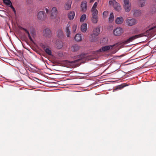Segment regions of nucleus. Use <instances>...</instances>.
Masks as SVG:
<instances>
[{
  "label": "nucleus",
  "mask_w": 156,
  "mask_h": 156,
  "mask_svg": "<svg viewBox=\"0 0 156 156\" xmlns=\"http://www.w3.org/2000/svg\"><path fill=\"white\" fill-rule=\"evenodd\" d=\"M144 33H141L137 35H136L130 37L129 38L126 40H123L117 43L112 45L105 46L102 47L99 50L100 51H107L111 49H112L116 45H124L127 44L131 42L133 40L137 38L146 36Z\"/></svg>",
  "instance_id": "obj_1"
},
{
  "label": "nucleus",
  "mask_w": 156,
  "mask_h": 156,
  "mask_svg": "<svg viewBox=\"0 0 156 156\" xmlns=\"http://www.w3.org/2000/svg\"><path fill=\"white\" fill-rule=\"evenodd\" d=\"M76 59V60L71 61L70 63L72 64H76L80 65V63L82 62V59L85 58L84 55H80L74 57Z\"/></svg>",
  "instance_id": "obj_2"
},
{
  "label": "nucleus",
  "mask_w": 156,
  "mask_h": 156,
  "mask_svg": "<svg viewBox=\"0 0 156 156\" xmlns=\"http://www.w3.org/2000/svg\"><path fill=\"white\" fill-rule=\"evenodd\" d=\"M58 14V10L56 7H53L51 11L50 18L52 19H55Z\"/></svg>",
  "instance_id": "obj_3"
},
{
  "label": "nucleus",
  "mask_w": 156,
  "mask_h": 156,
  "mask_svg": "<svg viewBox=\"0 0 156 156\" xmlns=\"http://www.w3.org/2000/svg\"><path fill=\"white\" fill-rule=\"evenodd\" d=\"M37 17L39 20H43L46 18L47 15L44 11H40L37 13Z\"/></svg>",
  "instance_id": "obj_4"
},
{
  "label": "nucleus",
  "mask_w": 156,
  "mask_h": 156,
  "mask_svg": "<svg viewBox=\"0 0 156 156\" xmlns=\"http://www.w3.org/2000/svg\"><path fill=\"white\" fill-rule=\"evenodd\" d=\"M124 6L126 12H129L130 10V4L129 0H124Z\"/></svg>",
  "instance_id": "obj_5"
},
{
  "label": "nucleus",
  "mask_w": 156,
  "mask_h": 156,
  "mask_svg": "<svg viewBox=\"0 0 156 156\" xmlns=\"http://www.w3.org/2000/svg\"><path fill=\"white\" fill-rule=\"evenodd\" d=\"M92 12V17L91 19V21L92 23H96L98 21V17L97 14L98 11L96 10L95 12Z\"/></svg>",
  "instance_id": "obj_6"
},
{
  "label": "nucleus",
  "mask_w": 156,
  "mask_h": 156,
  "mask_svg": "<svg viewBox=\"0 0 156 156\" xmlns=\"http://www.w3.org/2000/svg\"><path fill=\"white\" fill-rule=\"evenodd\" d=\"M122 32V29L120 27H117L113 30V34L115 36H119Z\"/></svg>",
  "instance_id": "obj_7"
},
{
  "label": "nucleus",
  "mask_w": 156,
  "mask_h": 156,
  "mask_svg": "<svg viewBox=\"0 0 156 156\" xmlns=\"http://www.w3.org/2000/svg\"><path fill=\"white\" fill-rule=\"evenodd\" d=\"M71 27L70 25L68 24L66 25V27L64 29V31L66 34L67 37H70L71 34Z\"/></svg>",
  "instance_id": "obj_8"
},
{
  "label": "nucleus",
  "mask_w": 156,
  "mask_h": 156,
  "mask_svg": "<svg viewBox=\"0 0 156 156\" xmlns=\"http://www.w3.org/2000/svg\"><path fill=\"white\" fill-rule=\"evenodd\" d=\"M136 20L134 19H128L126 20V23L129 26H132L135 25L136 23Z\"/></svg>",
  "instance_id": "obj_9"
},
{
  "label": "nucleus",
  "mask_w": 156,
  "mask_h": 156,
  "mask_svg": "<svg viewBox=\"0 0 156 156\" xmlns=\"http://www.w3.org/2000/svg\"><path fill=\"white\" fill-rule=\"evenodd\" d=\"M43 33L44 36L46 37L49 38L51 35V32L48 28L45 29L43 31Z\"/></svg>",
  "instance_id": "obj_10"
},
{
  "label": "nucleus",
  "mask_w": 156,
  "mask_h": 156,
  "mask_svg": "<svg viewBox=\"0 0 156 156\" xmlns=\"http://www.w3.org/2000/svg\"><path fill=\"white\" fill-rule=\"evenodd\" d=\"M80 7L81 11L83 12H85L87 9V3L86 1H83L81 2Z\"/></svg>",
  "instance_id": "obj_11"
},
{
  "label": "nucleus",
  "mask_w": 156,
  "mask_h": 156,
  "mask_svg": "<svg viewBox=\"0 0 156 156\" xmlns=\"http://www.w3.org/2000/svg\"><path fill=\"white\" fill-rule=\"evenodd\" d=\"M57 37L60 38H62L64 37V34L62 30L61 29L58 30L56 32Z\"/></svg>",
  "instance_id": "obj_12"
},
{
  "label": "nucleus",
  "mask_w": 156,
  "mask_h": 156,
  "mask_svg": "<svg viewBox=\"0 0 156 156\" xmlns=\"http://www.w3.org/2000/svg\"><path fill=\"white\" fill-rule=\"evenodd\" d=\"M71 1L70 0H68L66 3L64 5L65 9L66 10H69L71 8Z\"/></svg>",
  "instance_id": "obj_13"
},
{
  "label": "nucleus",
  "mask_w": 156,
  "mask_h": 156,
  "mask_svg": "<svg viewBox=\"0 0 156 156\" xmlns=\"http://www.w3.org/2000/svg\"><path fill=\"white\" fill-rule=\"evenodd\" d=\"M114 3L113 6L115 9L118 11H119L121 10V8L119 3H117L116 1H114Z\"/></svg>",
  "instance_id": "obj_14"
},
{
  "label": "nucleus",
  "mask_w": 156,
  "mask_h": 156,
  "mask_svg": "<svg viewBox=\"0 0 156 156\" xmlns=\"http://www.w3.org/2000/svg\"><path fill=\"white\" fill-rule=\"evenodd\" d=\"M97 36H95L94 34H91L90 36L89 39L90 41L91 42H94L97 41L98 40Z\"/></svg>",
  "instance_id": "obj_15"
},
{
  "label": "nucleus",
  "mask_w": 156,
  "mask_h": 156,
  "mask_svg": "<svg viewBox=\"0 0 156 156\" xmlns=\"http://www.w3.org/2000/svg\"><path fill=\"white\" fill-rule=\"evenodd\" d=\"M56 47L58 48H61L63 46V44L62 41H57L56 43Z\"/></svg>",
  "instance_id": "obj_16"
},
{
  "label": "nucleus",
  "mask_w": 156,
  "mask_h": 156,
  "mask_svg": "<svg viewBox=\"0 0 156 156\" xmlns=\"http://www.w3.org/2000/svg\"><path fill=\"white\" fill-rule=\"evenodd\" d=\"M100 33V28L99 27H97L94 30L93 33L95 36H98Z\"/></svg>",
  "instance_id": "obj_17"
},
{
  "label": "nucleus",
  "mask_w": 156,
  "mask_h": 156,
  "mask_svg": "<svg viewBox=\"0 0 156 156\" xmlns=\"http://www.w3.org/2000/svg\"><path fill=\"white\" fill-rule=\"evenodd\" d=\"M75 15L74 12L71 11L68 14V17L70 20H72L74 18Z\"/></svg>",
  "instance_id": "obj_18"
},
{
  "label": "nucleus",
  "mask_w": 156,
  "mask_h": 156,
  "mask_svg": "<svg viewBox=\"0 0 156 156\" xmlns=\"http://www.w3.org/2000/svg\"><path fill=\"white\" fill-rule=\"evenodd\" d=\"M81 30L82 32H85L87 30V24L84 23L82 24L81 27Z\"/></svg>",
  "instance_id": "obj_19"
},
{
  "label": "nucleus",
  "mask_w": 156,
  "mask_h": 156,
  "mask_svg": "<svg viewBox=\"0 0 156 156\" xmlns=\"http://www.w3.org/2000/svg\"><path fill=\"white\" fill-rule=\"evenodd\" d=\"M123 22V18L121 16L117 17L115 20L116 23L118 24L122 23Z\"/></svg>",
  "instance_id": "obj_20"
},
{
  "label": "nucleus",
  "mask_w": 156,
  "mask_h": 156,
  "mask_svg": "<svg viewBox=\"0 0 156 156\" xmlns=\"http://www.w3.org/2000/svg\"><path fill=\"white\" fill-rule=\"evenodd\" d=\"M74 39L75 41H81L82 39V37L81 34H76L75 37Z\"/></svg>",
  "instance_id": "obj_21"
},
{
  "label": "nucleus",
  "mask_w": 156,
  "mask_h": 156,
  "mask_svg": "<svg viewBox=\"0 0 156 156\" xmlns=\"http://www.w3.org/2000/svg\"><path fill=\"white\" fill-rule=\"evenodd\" d=\"M80 49V47L77 44L73 45L71 47V49L73 51H76Z\"/></svg>",
  "instance_id": "obj_22"
},
{
  "label": "nucleus",
  "mask_w": 156,
  "mask_h": 156,
  "mask_svg": "<svg viewBox=\"0 0 156 156\" xmlns=\"http://www.w3.org/2000/svg\"><path fill=\"white\" fill-rule=\"evenodd\" d=\"M114 19V16L113 12H111L109 17L108 18V20L109 22H112Z\"/></svg>",
  "instance_id": "obj_23"
},
{
  "label": "nucleus",
  "mask_w": 156,
  "mask_h": 156,
  "mask_svg": "<svg viewBox=\"0 0 156 156\" xmlns=\"http://www.w3.org/2000/svg\"><path fill=\"white\" fill-rule=\"evenodd\" d=\"M138 4L140 6L142 7L144 6L145 3V0H138Z\"/></svg>",
  "instance_id": "obj_24"
},
{
  "label": "nucleus",
  "mask_w": 156,
  "mask_h": 156,
  "mask_svg": "<svg viewBox=\"0 0 156 156\" xmlns=\"http://www.w3.org/2000/svg\"><path fill=\"white\" fill-rule=\"evenodd\" d=\"M141 13V11L139 10H136L134 11V15L136 16H140Z\"/></svg>",
  "instance_id": "obj_25"
},
{
  "label": "nucleus",
  "mask_w": 156,
  "mask_h": 156,
  "mask_svg": "<svg viewBox=\"0 0 156 156\" xmlns=\"http://www.w3.org/2000/svg\"><path fill=\"white\" fill-rule=\"evenodd\" d=\"M98 5V3L97 2H95L94 5L93 6V7L91 9V11L92 12H95L96 10L98 11L97 9H96V7H97Z\"/></svg>",
  "instance_id": "obj_26"
},
{
  "label": "nucleus",
  "mask_w": 156,
  "mask_h": 156,
  "mask_svg": "<svg viewBox=\"0 0 156 156\" xmlns=\"http://www.w3.org/2000/svg\"><path fill=\"white\" fill-rule=\"evenodd\" d=\"M139 33V30L137 28H134L132 30V34H137Z\"/></svg>",
  "instance_id": "obj_27"
},
{
  "label": "nucleus",
  "mask_w": 156,
  "mask_h": 156,
  "mask_svg": "<svg viewBox=\"0 0 156 156\" xmlns=\"http://www.w3.org/2000/svg\"><path fill=\"white\" fill-rule=\"evenodd\" d=\"M45 52L48 55H52V51L51 50L48 48H46L44 50Z\"/></svg>",
  "instance_id": "obj_28"
},
{
  "label": "nucleus",
  "mask_w": 156,
  "mask_h": 156,
  "mask_svg": "<svg viewBox=\"0 0 156 156\" xmlns=\"http://www.w3.org/2000/svg\"><path fill=\"white\" fill-rule=\"evenodd\" d=\"M86 15L85 14H83L81 17L80 21L81 22H83L85 20L86 18Z\"/></svg>",
  "instance_id": "obj_29"
},
{
  "label": "nucleus",
  "mask_w": 156,
  "mask_h": 156,
  "mask_svg": "<svg viewBox=\"0 0 156 156\" xmlns=\"http://www.w3.org/2000/svg\"><path fill=\"white\" fill-rule=\"evenodd\" d=\"M40 46L44 50L46 48V47H48V46L45 43H41L40 44Z\"/></svg>",
  "instance_id": "obj_30"
},
{
  "label": "nucleus",
  "mask_w": 156,
  "mask_h": 156,
  "mask_svg": "<svg viewBox=\"0 0 156 156\" xmlns=\"http://www.w3.org/2000/svg\"><path fill=\"white\" fill-rule=\"evenodd\" d=\"M5 4L7 5H9L12 4L11 1L10 0H3Z\"/></svg>",
  "instance_id": "obj_31"
},
{
  "label": "nucleus",
  "mask_w": 156,
  "mask_h": 156,
  "mask_svg": "<svg viewBox=\"0 0 156 156\" xmlns=\"http://www.w3.org/2000/svg\"><path fill=\"white\" fill-rule=\"evenodd\" d=\"M77 28V25L74 24L73 26L72 29L74 33H75L76 32V30Z\"/></svg>",
  "instance_id": "obj_32"
},
{
  "label": "nucleus",
  "mask_w": 156,
  "mask_h": 156,
  "mask_svg": "<svg viewBox=\"0 0 156 156\" xmlns=\"http://www.w3.org/2000/svg\"><path fill=\"white\" fill-rule=\"evenodd\" d=\"M108 11H105L104 12H103V15L105 16H106L108 15Z\"/></svg>",
  "instance_id": "obj_33"
},
{
  "label": "nucleus",
  "mask_w": 156,
  "mask_h": 156,
  "mask_svg": "<svg viewBox=\"0 0 156 156\" xmlns=\"http://www.w3.org/2000/svg\"><path fill=\"white\" fill-rule=\"evenodd\" d=\"M10 7H11V8L13 10V11L14 12L15 14L16 13V10L14 8V7H13L12 5V4L11 5H10Z\"/></svg>",
  "instance_id": "obj_34"
},
{
  "label": "nucleus",
  "mask_w": 156,
  "mask_h": 156,
  "mask_svg": "<svg viewBox=\"0 0 156 156\" xmlns=\"http://www.w3.org/2000/svg\"><path fill=\"white\" fill-rule=\"evenodd\" d=\"M114 1H115V0H114L113 1H111V0L109 1V4L110 5H113L114 3H115Z\"/></svg>",
  "instance_id": "obj_35"
},
{
  "label": "nucleus",
  "mask_w": 156,
  "mask_h": 156,
  "mask_svg": "<svg viewBox=\"0 0 156 156\" xmlns=\"http://www.w3.org/2000/svg\"><path fill=\"white\" fill-rule=\"evenodd\" d=\"M152 9L154 12H155L156 11V5H154L153 6V8H152Z\"/></svg>",
  "instance_id": "obj_36"
},
{
  "label": "nucleus",
  "mask_w": 156,
  "mask_h": 156,
  "mask_svg": "<svg viewBox=\"0 0 156 156\" xmlns=\"http://www.w3.org/2000/svg\"><path fill=\"white\" fill-rule=\"evenodd\" d=\"M52 1H55L56 2L57 4H59L60 2V0H51Z\"/></svg>",
  "instance_id": "obj_37"
},
{
  "label": "nucleus",
  "mask_w": 156,
  "mask_h": 156,
  "mask_svg": "<svg viewBox=\"0 0 156 156\" xmlns=\"http://www.w3.org/2000/svg\"><path fill=\"white\" fill-rule=\"evenodd\" d=\"M58 55L59 56L61 57H62L63 55V53L61 52L59 53Z\"/></svg>",
  "instance_id": "obj_38"
},
{
  "label": "nucleus",
  "mask_w": 156,
  "mask_h": 156,
  "mask_svg": "<svg viewBox=\"0 0 156 156\" xmlns=\"http://www.w3.org/2000/svg\"><path fill=\"white\" fill-rule=\"evenodd\" d=\"M28 37L29 38V39H30V41L32 42L33 41V40L32 39V38H31V36H30V35H29V36H28Z\"/></svg>",
  "instance_id": "obj_39"
},
{
  "label": "nucleus",
  "mask_w": 156,
  "mask_h": 156,
  "mask_svg": "<svg viewBox=\"0 0 156 156\" xmlns=\"http://www.w3.org/2000/svg\"><path fill=\"white\" fill-rule=\"evenodd\" d=\"M28 37L29 38V39H30V41L32 42L33 41V40L32 39V38H31V36H30V35H29V36H28Z\"/></svg>",
  "instance_id": "obj_40"
},
{
  "label": "nucleus",
  "mask_w": 156,
  "mask_h": 156,
  "mask_svg": "<svg viewBox=\"0 0 156 156\" xmlns=\"http://www.w3.org/2000/svg\"><path fill=\"white\" fill-rule=\"evenodd\" d=\"M45 10L46 12V13H48L49 12V10L48 9V8H45Z\"/></svg>",
  "instance_id": "obj_41"
},
{
  "label": "nucleus",
  "mask_w": 156,
  "mask_h": 156,
  "mask_svg": "<svg viewBox=\"0 0 156 156\" xmlns=\"http://www.w3.org/2000/svg\"><path fill=\"white\" fill-rule=\"evenodd\" d=\"M155 28V26H154V27H151V28H150L149 29V30H153L154 28Z\"/></svg>",
  "instance_id": "obj_42"
},
{
  "label": "nucleus",
  "mask_w": 156,
  "mask_h": 156,
  "mask_svg": "<svg viewBox=\"0 0 156 156\" xmlns=\"http://www.w3.org/2000/svg\"><path fill=\"white\" fill-rule=\"evenodd\" d=\"M19 28H20V30H23V29L24 28L21 27L20 26H19Z\"/></svg>",
  "instance_id": "obj_43"
},
{
  "label": "nucleus",
  "mask_w": 156,
  "mask_h": 156,
  "mask_svg": "<svg viewBox=\"0 0 156 156\" xmlns=\"http://www.w3.org/2000/svg\"><path fill=\"white\" fill-rule=\"evenodd\" d=\"M23 30L25 32H26V31L27 30L25 28H24L23 29Z\"/></svg>",
  "instance_id": "obj_44"
},
{
  "label": "nucleus",
  "mask_w": 156,
  "mask_h": 156,
  "mask_svg": "<svg viewBox=\"0 0 156 156\" xmlns=\"http://www.w3.org/2000/svg\"><path fill=\"white\" fill-rule=\"evenodd\" d=\"M86 59H87L88 60H92V59H91V58L89 59V58H86Z\"/></svg>",
  "instance_id": "obj_45"
},
{
  "label": "nucleus",
  "mask_w": 156,
  "mask_h": 156,
  "mask_svg": "<svg viewBox=\"0 0 156 156\" xmlns=\"http://www.w3.org/2000/svg\"><path fill=\"white\" fill-rule=\"evenodd\" d=\"M27 34L28 36H29V35H30V34L29 32H28Z\"/></svg>",
  "instance_id": "obj_46"
},
{
  "label": "nucleus",
  "mask_w": 156,
  "mask_h": 156,
  "mask_svg": "<svg viewBox=\"0 0 156 156\" xmlns=\"http://www.w3.org/2000/svg\"><path fill=\"white\" fill-rule=\"evenodd\" d=\"M27 34L28 36H29V35H30V34L29 32H28Z\"/></svg>",
  "instance_id": "obj_47"
},
{
  "label": "nucleus",
  "mask_w": 156,
  "mask_h": 156,
  "mask_svg": "<svg viewBox=\"0 0 156 156\" xmlns=\"http://www.w3.org/2000/svg\"><path fill=\"white\" fill-rule=\"evenodd\" d=\"M27 33L28 32H29V31L28 30H27L26 32H25Z\"/></svg>",
  "instance_id": "obj_48"
},
{
  "label": "nucleus",
  "mask_w": 156,
  "mask_h": 156,
  "mask_svg": "<svg viewBox=\"0 0 156 156\" xmlns=\"http://www.w3.org/2000/svg\"><path fill=\"white\" fill-rule=\"evenodd\" d=\"M35 79H36L37 80H38V79L37 78H35Z\"/></svg>",
  "instance_id": "obj_49"
},
{
  "label": "nucleus",
  "mask_w": 156,
  "mask_h": 156,
  "mask_svg": "<svg viewBox=\"0 0 156 156\" xmlns=\"http://www.w3.org/2000/svg\"><path fill=\"white\" fill-rule=\"evenodd\" d=\"M155 1V2H156V0H154Z\"/></svg>",
  "instance_id": "obj_50"
}]
</instances>
